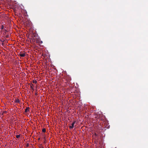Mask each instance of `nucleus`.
Listing matches in <instances>:
<instances>
[{
	"label": "nucleus",
	"instance_id": "obj_1",
	"mask_svg": "<svg viewBox=\"0 0 148 148\" xmlns=\"http://www.w3.org/2000/svg\"><path fill=\"white\" fill-rule=\"evenodd\" d=\"M76 121H74L71 124V126H69V127L70 129H73L74 127V125L76 123Z\"/></svg>",
	"mask_w": 148,
	"mask_h": 148
},
{
	"label": "nucleus",
	"instance_id": "obj_2",
	"mask_svg": "<svg viewBox=\"0 0 148 148\" xmlns=\"http://www.w3.org/2000/svg\"><path fill=\"white\" fill-rule=\"evenodd\" d=\"M29 111V107L25 109V112H27Z\"/></svg>",
	"mask_w": 148,
	"mask_h": 148
},
{
	"label": "nucleus",
	"instance_id": "obj_3",
	"mask_svg": "<svg viewBox=\"0 0 148 148\" xmlns=\"http://www.w3.org/2000/svg\"><path fill=\"white\" fill-rule=\"evenodd\" d=\"M19 55L21 57H24L25 56V53H20Z\"/></svg>",
	"mask_w": 148,
	"mask_h": 148
},
{
	"label": "nucleus",
	"instance_id": "obj_4",
	"mask_svg": "<svg viewBox=\"0 0 148 148\" xmlns=\"http://www.w3.org/2000/svg\"><path fill=\"white\" fill-rule=\"evenodd\" d=\"M14 101L16 103H20V101H19V99H15Z\"/></svg>",
	"mask_w": 148,
	"mask_h": 148
},
{
	"label": "nucleus",
	"instance_id": "obj_5",
	"mask_svg": "<svg viewBox=\"0 0 148 148\" xmlns=\"http://www.w3.org/2000/svg\"><path fill=\"white\" fill-rule=\"evenodd\" d=\"M42 132H46V129L45 128H43L42 129Z\"/></svg>",
	"mask_w": 148,
	"mask_h": 148
},
{
	"label": "nucleus",
	"instance_id": "obj_6",
	"mask_svg": "<svg viewBox=\"0 0 148 148\" xmlns=\"http://www.w3.org/2000/svg\"><path fill=\"white\" fill-rule=\"evenodd\" d=\"M10 36V35H7L5 36V37L6 38H9Z\"/></svg>",
	"mask_w": 148,
	"mask_h": 148
},
{
	"label": "nucleus",
	"instance_id": "obj_7",
	"mask_svg": "<svg viewBox=\"0 0 148 148\" xmlns=\"http://www.w3.org/2000/svg\"><path fill=\"white\" fill-rule=\"evenodd\" d=\"M20 136V135H17L16 136V138H18Z\"/></svg>",
	"mask_w": 148,
	"mask_h": 148
},
{
	"label": "nucleus",
	"instance_id": "obj_8",
	"mask_svg": "<svg viewBox=\"0 0 148 148\" xmlns=\"http://www.w3.org/2000/svg\"><path fill=\"white\" fill-rule=\"evenodd\" d=\"M33 82L34 83L36 84L37 83V81L36 80L34 81Z\"/></svg>",
	"mask_w": 148,
	"mask_h": 148
},
{
	"label": "nucleus",
	"instance_id": "obj_9",
	"mask_svg": "<svg viewBox=\"0 0 148 148\" xmlns=\"http://www.w3.org/2000/svg\"><path fill=\"white\" fill-rule=\"evenodd\" d=\"M1 29H3V28H4V26L2 25L1 27Z\"/></svg>",
	"mask_w": 148,
	"mask_h": 148
},
{
	"label": "nucleus",
	"instance_id": "obj_10",
	"mask_svg": "<svg viewBox=\"0 0 148 148\" xmlns=\"http://www.w3.org/2000/svg\"><path fill=\"white\" fill-rule=\"evenodd\" d=\"M4 31H5V32H4L5 34H6V33L7 32V30L5 29Z\"/></svg>",
	"mask_w": 148,
	"mask_h": 148
},
{
	"label": "nucleus",
	"instance_id": "obj_11",
	"mask_svg": "<svg viewBox=\"0 0 148 148\" xmlns=\"http://www.w3.org/2000/svg\"><path fill=\"white\" fill-rule=\"evenodd\" d=\"M43 148V147H42V146H41V147H40V148Z\"/></svg>",
	"mask_w": 148,
	"mask_h": 148
}]
</instances>
